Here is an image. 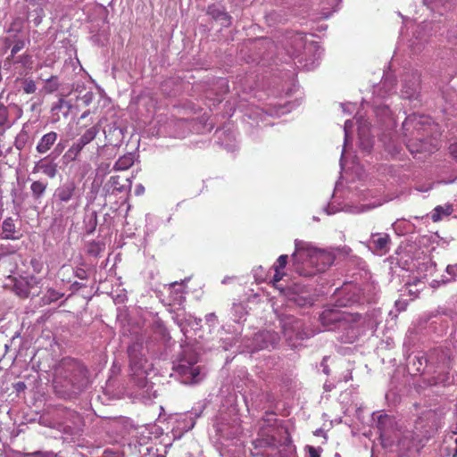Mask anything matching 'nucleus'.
<instances>
[{
	"instance_id": "obj_1",
	"label": "nucleus",
	"mask_w": 457,
	"mask_h": 457,
	"mask_svg": "<svg viewBox=\"0 0 457 457\" xmlns=\"http://www.w3.org/2000/svg\"><path fill=\"white\" fill-rule=\"evenodd\" d=\"M292 259L295 271L304 277L325 271L334 262L331 253L304 243L295 245Z\"/></svg>"
},
{
	"instance_id": "obj_2",
	"label": "nucleus",
	"mask_w": 457,
	"mask_h": 457,
	"mask_svg": "<svg viewBox=\"0 0 457 457\" xmlns=\"http://www.w3.org/2000/svg\"><path fill=\"white\" fill-rule=\"evenodd\" d=\"M406 147L411 154L430 152L432 123L429 118L412 114L403 122Z\"/></svg>"
},
{
	"instance_id": "obj_3",
	"label": "nucleus",
	"mask_w": 457,
	"mask_h": 457,
	"mask_svg": "<svg viewBox=\"0 0 457 457\" xmlns=\"http://www.w3.org/2000/svg\"><path fill=\"white\" fill-rule=\"evenodd\" d=\"M440 418L436 411L427 410L415 420L413 433L421 440L430 437L439 427Z\"/></svg>"
},
{
	"instance_id": "obj_4",
	"label": "nucleus",
	"mask_w": 457,
	"mask_h": 457,
	"mask_svg": "<svg viewBox=\"0 0 457 457\" xmlns=\"http://www.w3.org/2000/svg\"><path fill=\"white\" fill-rule=\"evenodd\" d=\"M280 337L275 331H260L253 337V349L263 350L275 348L279 343Z\"/></svg>"
},
{
	"instance_id": "obj_5",
	"label": "nucleus",
	"mask_w": 457,
	"mask_h": 457,
	"mask_svg": "<svg viewBox=\"0 0 457 457\" xmlns=\"http://www.w3.org/2000/svg\"><path fill=\"white\" fill-rule=\"evenodd\" d=\"M142 344L139 343L133 344L128 348L129 365L132 371H147L145 367L147 361L142 353Z\"/></svg>"
},
{
	"instance_id": "obj_6",
	"label": "nucleus",
	"mask_w": 457,
	"mask_h": 457,
	"mask_svg": "<svg viewBox=\"0 0 457 457\" xmlns=\"http://www.w3.org/2000/svg\"><path fill=\"white\" fill-rule=\"evenodd\" d=\"M284 335L289 345L293 347H296L299 345L296 341H302L308 337V334L303 331V324L300 320H295L292 324L286 325Z\"/></svg>"
},
{
	"instance_id": "obj_7",
	"label": "nucleus",
	"mask_w": 457,
	"mask_h": 457,
	"mask_svg": "<svg viewBox=\"0 0 457 457\" xmlns=\"http://www.w3.org/2000/svg\"><path fill=\"white\" fill-rule=\"evenodd\" d=\"M78 187L74 181L70 180L61 184L54 191V197L61 204L68 203L77 196Z\"/></svg>"
},
{
	"instance_id": "obj_8",
	"label": "nucleus",
	"mask_w": 457,
	"mask_h": 457,
	"mask_svg": "<svg viewBox=\"0 0 457 457\" xmlns=\"http://www.w3.org/2000/svg\"><path fill=\"white\" fill-rule=\"evenodd\" d=\"M391 239L386 233H372L370 245L373 252L378 254H385L389 251Z\"/></svg>"
},
{
	"instance_id": "obj_9",
	"label": "nucleus",
	"mask_w": 457,
	"mask_h": 457,
	"mask_svg": "<svg viewBox=\"0 0 457 457\" xmlns=\"http://www.w3.org/2000/svg\"><path fill=\"white\" fill-rule=\"evenodd\" d=\"M21 237L20 229L16 228L15 220L12 217H7L2 223V233L0 238L5 240H18Z\"/></svg>"
},
{
	"instance_id": "obj_10",
	"label": "nucleus",
	"mask_w": 457,
	"mask_h": 457,
	"mask_svg": "<svg viewBox=\"0 0 457 457\" xmlns=\"http://www.w3.org/2000/svg\"><path fill=\"white\" fill-rule=\"evenodd\" d=\"M207 14L213 20L220 21L223 26L228 27L231 24V16L223 7L216 4H211L207 8Z\"/></svg>"
},
{
	"instance_id": "obj_11",
	"label": "nucleus",
	"mask_w": 457,
	"mask_h": 457,
	"mask_svg": "<svg viewBox=\"0 0 457 457\" xmlns=\"http://www.w3.org/2000/svg\"><path fill=\"white\" fill-rule=\"evenodd\" d=\"M57 137L58 135L54 131L45 134L36 146L37 152L41 154L47 153L55 144Z\"/></svg>"
},
{
	"instance_id": "obj_12",
	"label": "nucleus",
	"mask_w": 457,
	"mask_h": 457,
	"mask_svg": "<svg viewBox=\"0 0 457 457\" xmlns=\"http://www.w3.org/2000/svg\"><path fill=\"white\" fill-rule=\"evenodd\" d=\"M39 171L50 179H54L57 174V165L52 162H46V158L42 159L33 168V173Z\"/></svg>"
},
{
	"instance_id": "obj_13",
	"label": "nucleus",
	"mask_w": 457,
	"mask_h": 457,
	"mask_svg": "<svg viewBox=\"0 0 457 457\" xmlns=\"http://www.w3.org/2000/svg\"><path fill=\"white\" fill-rule=\"evenodd\" d=\"M253 445L255 450L273 448L276 445V439L271 436H259L253 442Z\"/></svg>"
},
{
	"instance_id": "obj_14",
	"label": "nucleus",
	"mask_w": 457,
	"mask_h": 457,
	"mask_svg": "<svg viewBox=\"0 0 457 457\" xmlns=\"http://www.w3.org/2000/svg\"><path fill=\"white\" fill-rule=\"evenodd\" d=\"M48 183L42 180L33 181L30 186V190L34 199H40L46 193Z\"/></svg>"
},
{
	"instance_id": "obj_15",
	"label": "nucleus",
	"mask_w": 457,
	"mask_h": 457,
	"mask_svg": "<svg viewBox=\"0 0 457 457\" xmlns=\"http://www.w3.org/2000/svg\"><path fill=\"white\" fill-rule=\"evenodd\" d=\"M61 366L66 371H84L85 370L83 364L73 358H64L62 361Z\"/></svg>"
},
{
	"instance_id": "obj_16",
	"label": "nucleus",
	"mask_w": 457,
	"mask_h": 457,
	"mask_svg": "<svg viewBox=\"0 0 457 457\" xmlns=\"http://www.w3.org/2000/svg\"><path fill=\"white\" fill-rule=\"evenodd\" d=\"M321 322L326 326L341 320V314L336 310H325L320 315Z\"/></svg>"
},
{
	"instance_id": "obj_17",
	"label": "nucleus",
	"mask_w": 457,
	"mask_h": 457,
	"mask_svg": "<svg viewBox=\"0 0 457 457\" xmlns=\"http://www.w3.org/2000/svg\"><path fill=\"white\" fill-rule=\"evenodd\" d=\"M99 129L96 126L90 127L85 133L78 139V141L84 146L92 142L97 136Z\"/></svg>"
},
{
	"instance_id": "obj_18",
	"label": "nucleus",
	"mask_w": 457,
	"mask_h": 457,
	"mask_svg": "<svg viewBox=\"0 0 457 457\" xmlns=\"http://www.w3.org/2000/svg\"><path fill=\"white\" fill-rule=\"evenodd\" d=\"M84 147V145L77 141L67 150L63 157L69 162H73L79 157Z\"/></svg>"
},
{
	"instance_id": "obj_19",
	"label": "nucleus",
	"mask_w": 457,
	"mask_h": 457,
	"mask_svg": "<svg viewBox=\"0 0 457 457\" xmlns=\"http://www.w3.org/2000/svg\"><path fill=\"white\" fill-rule=\"evenodd\" d=\"M202 373H178L179 379L185 385H195L199 383L203 378Z\"/></svg>"
},
{
	"instance_id": "obj_20",
	"label": "nucleus",
	"mask_w": 457,
	"mask_h": 457,
	"mask_svg": "<svg viewBox=\"0 0 457 457\" xmlns=\"http://www.w3.org/2000/svg\"><path fill=\"white\" fill-rule=\"evenodd\" d=\"M134 163V158L131 154L123 155L118 159L114 164V170H125L131 167Z\"/></svg>"
},
{
	"instance_id": "obj_21",
	"label": "nucleus",
	"mask_w": 457,
	"mask_h": 457,
	"mask_svg": "<svg viewBox=\"0 0 457 457\" xmlns=\"http://www.w3.org/2000/svg\"><path fill=\"white\" fill-rule=\"evenodd\" d=\"M104 250V245L100 242L92 241L87 245V253L90 255L97 256Z\"/></svg>"
},
{
	"instance_id": "obj_22",
	"label": "nucleus",
	"mask_w": 457,
	"mask_h": 457,
	"mask_svg": "<svg viewBox=\"0 0 457 457\" xmlns=\"http://www.w3.org/2000/svg\"><path fill=\"white\" fill-rule=\"evenodd\" d=\"M26 46V43H25V40L23 39H16L14 40V45L12 46V47L11 48V54L10 55L7 57V61H11L14 58V56L21 50L25 47Z\"/></svg>"
},
{
	"instance_id": "obj_23",
	"label": "nucleus",
	"mask_w": 457,
	"mask_h": 457,
	"mask_svg": "<svg viewBox=\"0 0 457 457\" xmlns=\"http://www.w3.org/2000/svg\"><path fill=\"white\" fill-rule=\"evenodd\" d=\"M15 63H21V65L25 69H31L33 61L32 56L29 54H24L22 55H20L16 61H14Z\"/></svg>"
},
{
	"instance_id": "obj_24",
	"label": "nucleus",
	"mask_w": 457,
	"mask_h": 457,
	"mask_svg": "<svg viewBox=\"0 0 457 457\" xmlns=\"http://www.w3.org/2000/svg\"><path fill=\"white\" fill-rule=\"evenodd\" d=\"M57 80L58 79L56 76H51V78L46 80V85L45 86V90L46 93L51 94L58 89L59 84Z\"/></svg>"
},
{
	"instance_id": "obj_25",
	"label": "nucleus",
	"mask_w": 457,
	"mask_h": 457,
	"mask_svg": "<svg viewBox=\"0 0 457 457\" xmlns=\"http://www.w3.org/2000/svg\"><path fill=\"white\" fill-rule=\"evenodd\" d=\"M450 212L448 210H445L442 206H436L431 215V219L434 222H437L441 220L442 216L449 215Z\"/></svg>"
},
{
	"instance_id": "obj_26",
	"label": "nucleus",
	"mask_w": 457,
	"mask_h": 457,
	"mask_svg": "<svg viewBox=\"0 0 457 457\" xmlns=\"http://www.w3.org/2000/svg\"><path fill=\"white\" fill-rule=\"evenodd\" d=\"M109 183L111 184L113 191L122 192L124 190V185L121 183L120 176H112Z\"/></svg>"
},
{
	"instance_id": "obj_27",
	"label": "nucleus",
	"mask_w": 457,
	"mask_h": 457,
	"mask_svg": "<svg viewBox=\"0 0 457 457\" xmlns=\"http://www.w3.org/2000/svg\"><path fill=\"white\" fill-rule=\"evenodd\" d=\"M23 84V91L26 94H33L37 90L36 83L31 79H25L22 81Z\"/></svg>"
},
{
	"instance_id": "obj_28",
	"label": "nucleus",
	"mask_w": 457,
	"mask_h": 457,
	"mask_svg": "<svg viewBox=\"0 0 457 457\" xmlns=\"http://www.w3.org/2000/svg\"><path fill=\"white\" fill-rule=\"evenodd\" d=\"M420 283V280L417 279L413 283H407L405 285V289L408 290L410 295L418 297L420 288H418L417 286Z\"/></svg>"
},
{
	"instance_id": "obj_29",
	"label": "nucleus",
	"mask_w": 457,
	"mask_h": 457,
	"mask_svg": "<svg viewBox=\"0 0 457 457\" xmlns=\"http://www.w3.org/2000/svg\"><path fill=\"white\" fill-rule=\"evenodd\" d=\"M9 120V112L7 107L0 104V126H5L8 123Z\"/></svg>"
},
{
	"instance_id": "obj_30",
	"label": "nucleus",
	"mask_w": 457,
	"mask_h": 457,
	"mask_svg": "<svg viewBox=\"0 0 457 457\" xmlns=\"http://www.w3.org/2000/svg\"><path fill=\"white\" fill-rule=\"evenodd\" d=\"M23 27V21L21 18H16L13 20V21L11 23L8 32H16L19 33L21 31Z\"/></svg>"
},
{
	"instance_id": "obj_31",
	"label": "nucleus",
	"mask_w": 457,
	"mask_h": 457,
	"mask_svg": "<svg viewBox=\"0 0 457 457\" xmlns=\"http://www.w3.org/2000/svg\"><path fill=\"white\" fill-rule=\"evenodd\" d=\"M288 256L287 254L280 255L272 268H277L278 270H284L287 264Z\"/></svg>"
},
{
	"instance_id": "obj_32",
	"label": "nucleus",
	"mask_w": 457,
	"mask_h": 457,
	"mask_svg": "<svg viewBox=\"0 0 457 457\" xmlns=\"http://www.w3.org/2000/svg\"><path fill=\"white\" fill-rule=\"evenodd\" d=\"M274 270V276L271 279V283L273 286H277V284L286 276V273L283 271V270H278L277 268H273Z\"/></svg>"
},
{
	"instance_id": "obj_33",
	"label": "nucleus",
	"mask_w": 457,
	"mask_h": 457,
	"mask_svg": "<svg viewBox=\"0 0 457 457\" xmlns=\"http://www.w3.org/2000/svg\"><path fill=\"white\" fill-rule=\"evenodd\" d=\"M62 295H63L62 294H60L57 291L51 289L48 291V302L56 301L58 299H60L61 297H62Z\"/></svg>"
},
{
	"instance_id": "obj_34",
	"label": "nucleus",
	"mask_w": 457,
	"mask_h": 457,
	"mask_svg": "<svg viewBox=\"0 0 457 457\" xmlns=\"http://www.w3.org/2000/svg\"><path fill=\"white\" fill-rule=\"evenodd\" d=\"M451 156L457 162V142L452 144L449 147Z\"/></svg>"
},
{
	"instance_id": "obj_35",
	"label": "nucleus",
	"mask_w": 457,
	"mask_h": 457,
	"mask_svg": "<svg viewBox=\"0 0 457 457\" xmlns=\"http://www.w3.org/2000/svg\"><path fill=\"white\" fill-rule=\"evenodd\" d=\"M28 456H38V457H50L52 456L51 453H44L41 451H37L34 453H27Z\"/></svg>"
},
{
	"instance_id": "obj_36",
	"label": "nucleus",
	"mask_w": 457,
	"mask_h": 457,
	"mask_svg": "<svg viewBox=\"0 0 457 457\" xmlns=\"http://www.w3.org/2000/svg\"><path fill=\"white\" fill-rule=\"evenodd\" d=\"M308 452L310 457H320L319 451L313 446H308Z\"/></svg>"
},
{
	"instance_id": "obj_37",
	"label": "nucleus",
	"mask_w": 457,
	"mask_h": 457,
	"mask_svg": "<svg viewBox=\"0 0 457 457\" xmlns=\"http://www.w3.org/2000/svg\"><path fill=\"white\" fill-rule=\"evenodd\" d=\"M14 388L18 393H20L25 390L26 385L24 382H18L14 385Z\"/></svg>"
},
{
	"instance_id": "obj_38",
	"label": "nucleus",
	"mask_w": 457,
	"mask_h": 457,
	"mask_svg": "<svg viewBox=\"0 0 457 457\" xmlns=\"http://www.w3.org/2000/svg\"><path fill=\"white\" fill-rule=\"evenodd\" d=\"M24 145H25L24 141H21V139L16 138V140L14 142V145L16 146V148L18 150H21L24 147Z\"/></svg>"
},
{
	"instance_id": "obj_39",
	"label": "nucleus",
	"mask_w": 457,
	"mask_h": 457,
	"mask_svg": "<svg viewBox=\"0 0 457 457\" xmlns=\"http://www.w3.org/2000/svg\"><path fill=\"white\" fill-rule=\"evenodd\" d=\"M137 379L140 381L139 386L144 387L146 385V378L144 377H137Z\"/></svg>"
},
{
	"instance_id": "obj_40",
	"label": "nucleus",
	"mask_w": 457,
	"mask_h": 457,
	"mask_svg": "<svg viewBox=\"0 0 457 457\" xmlns=\"http://www.w3.org/2000/svg\"><path fill=\"white\" fill-rule=\"evenodd\" d=\"M144 191H145V187L142 185L137 186V188H136L137 195H141L144 193Z\"/></svg>"
},
{
	"instance_id": "obj_41",
	"label": "nucleus",
	"mask_w": 457,
	"mask_h": 457,
	"mask_svg": "<svg viewBox=\"0 0 457 457\" xmlns=\"http://www.w3.org/2000/svg\"><path fill=\"white\" fill-rule=\"evenodd\" d=\"M12 45V39L10 37H6L4 38V46L6 47H10Z\"/></svg>"
},
{
	"instance_id": "obj_42",
	"label": "nucleus",
	"mask_w": 457,
	"mask_h": 457,
	"mask_svg": "<svg viewBox=\"0 0 457 457\" xmlns=\"http://www.w3.org/2000/svg\"><path fill=\"white\" fill-rule=\"evenodd\" d=\"M82 273H83V274L85 273V271H84L83 270H81L79 272H77V275H76V276H77L79 278H80V279H84V278H85V277L82 275Z\"/></svg>"
},
{
	"instance_id": "obj_43",
	"label": "nucleus",
	"mask_w": 457,
	"mask_h": 457,
	"mask_svg": "<svg viewBox=\"0 0 457 457\" xmlns=\"http://www.w3.org/2000/svg\"><path fill=\"white\" fill-rule=\"evenodd\" d=\"M454 269H457V266H448L447 267V272L452 273Z\"/></svg>"
},
{
	"instance_id": "obj_44",
	"label": "nucleus",
	"mask_w": 457,
	"mask_h": 457,
	"mask_svg": "<svg viewBox=\"0 0 457 457\" xmlns=\"http://www.w3.org/2000/svg\"><path fill=\"white\" fill-rule=\"evenodd\" d=\"M62 103H63V99H60L59 100V104H57L54 107H53V110H55L57 108H61Z\"/></svg>"
},
{
	"instance_id": "obj_45",
	"label": "nucleus",
	"mask_w": 457,
	"mask_h": 457,
	"mask_svg": "<svg viewBox=\"0 0 457 457\" xmlns=\"http://www.w3.org/2000/svg\"><path fill=\"white\" fill-rule=\"evenodd\" d=\"M256 454H257V455H258V454H260V455H262V457H269V456L264 453V451H259V452H257V453H256Z\"/></svg>"
},
{
	"instance_id": "obj_46",
	"label": "nucleus",
	"mask_w": 457,
	"mask_h": 457,
	"mask_svg": "<svg viewBox=\"0 0 457 457\" xmlns=\"http://www.w3.org/2000/svg\"><path fill=\"white\" fill-rule=\"evenodd\" d=\"M87 114H88V112H85L81 115V119L86 118Z\"/></svg>"
},
{
	"instance_id": "obj_47",
	"label": "nucleus",
	"mask_w": 457,
	"mask_h": 457,
	"mask_svg": "<svg viewBox=\"0 0 457 457\" xmlns=\"http://www.w3.org/2000/svg\"><path fill=\"white\" fill-rule=\"evenodd\" d=\"M177 284H178L177 282H174V283L171 284V287H174Z\"/></svg>"
},
{
	"instance_id": "obj_48",
	"label": "nucleus",
	"mask_w": 457,
	"mask_h": 457,
	"mask_svg": "<svg viewBox=\"0 0 457 457\" xmlns=\"http://www.w3.org/2000/svg\"><path fill=\"white\" fill-rule=\"evenodd\" d=\"M157 457H165V456L162 454H159V455H157Z\"/></svg>"
}]
</instances>
